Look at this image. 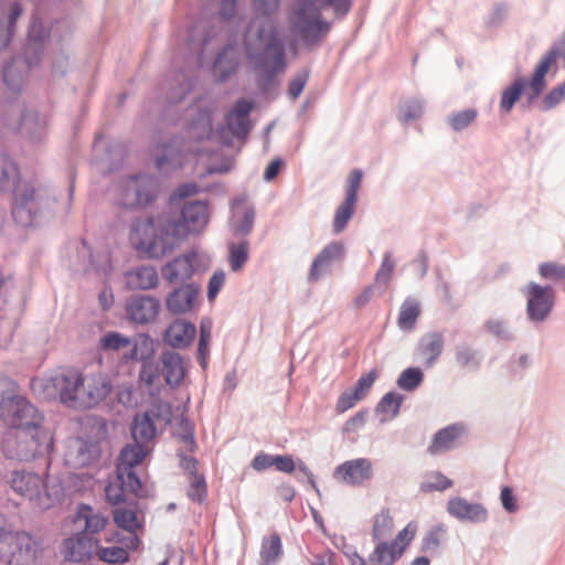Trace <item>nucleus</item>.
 <instances>
[{"mask_svg": "<svg viewBox=\"0 0 565 565\" xmlns=\"http://www.w3.org/2000/svg\"><path fill=\"white\" fill-rule=\"evenodd\" d=\"M356 201L344 199V201L337 209L333 220V231L335 233L342 232L348 222L354 214Z\"/></svg>", "mask_w": 565, "mask_h": 565, "instance_id": "obj_52", "label": "nucleus"}, {"mask_svg": "<svg viewBox=\"0 0 565 565\" xmlns=\"http://www.w3.org/2000/svg\"><path fill=\"white\" fill-rule=\"evenodd\" d=\"M200 285L186 282L172 289L166 298V308L173 315H185L194 311L199 305Z\"/></svg>", "mask_w": 565, "mask_h": 565, "instance_id": "obj_17", "label": "nucleus"}, {"mask_svg": "<svg viewBox=\"0 0 565 565\" xmlns=\"http://www.w3.org/2000/svg\"><path fill=\"white\" fill-rule=\"evenodd\" d=\"M130 342L129 337L111 331L100 338L99 347L105 351H119L130 347Z\"/></svg>", "mask_w": 565, "mask_h": 565, "instance_id": "obj_53", "label": "nucleus"}, {"mask_svg": "<svg viewBox=\"0 0 565 565\" xmlns=\"http://www.w3.org/2000/svg\"><path fill=\"white\" fill-rule=\"evenodd\" d=\"M451 487L452 481L438 471L427 473L420 483V490L424 492L444 491Z\"/></svg>", "mask_w": 565, "mask_h": 565, "instance_id": "obj_51", "label": "nucleus"}, {"mask_svg": "<svg viewBox=\"0 0 565 565\" xmlns=\"http://www.w3.org/2000/svg\"><path fill=\"white\" fill-rule=\"evenodd\" d=\"M21 14L22 7L13 2L10 4L6 18L0 17V50L9 45L15 31V22Z\"/></svg>", "mask_w": 565, "mask_h": 565, "instance_id": "obj_41", "label": "nucleus"}, {"mask_svg": "<svg viewBox=\"0 0 565 565\" xmlns=\"http://www.w3.org/2000/svg\"><path fill=\"white\" fill-rule=\"evenodd\" d=\"M237 65L238 49L233 44H227L213 62V67L218 73L221 79H225L233 73Z\"/></svg>", "mask_w": 565, "mask_h": 565, "instance_id": "obj_37", "label": "nucleus"}, {"mask_svg": "<svg viewBox=\"0 0 565 565\" xmlns=\"http://www.w3.org/2000/svg\"><path fill=\"white\" fill-rule=\"evenodd\" d=\"M149 452L150 447L137 443L126 446L120 452L119 462L117 465L118 477H127L126 482L132 489L140 486V480L134 468L141 463Z\"/></svg>", "mask_w": 565, "mask_h": 565, "instance_id": "obj_18", "label": "nucleus"}, {"mask_svg": "<svg viewBox=\"0 0 565 565\" xmlns=\"http://www.w3.org/2000/svg\"><path fill=\"white\" fill-rule=\"evenodd\" d=\"M394 527L393 518L388 510H382L374 516L372 537L376 542L385 541L391 536Z\"/></svg>", "mask_w": 565, "mask_h": 565, "instance_id": "obj_48", "label": "nucleus"}, {"mask_svg": "<svg viewBox=\"0 0 565 565\" xmlns=\"http://www.w3.org/2000/svg\"><path fill=\"white\" fill-rule=\"evenodd\" d=\"M329 6L339 14L350 9L349 0H295L290 17L292 33L307 45L321 41L330 31V23L321 19L320 11Z\"/></svg>", "mask_w": 565, "mask_h": 565, "instance_id": "obj_5", "label": "nucleus"}, {"mask_svg": "<svg viewBox=\"0 0 565 565\" xmlns=\"http://www.w3.org/2000/svg\"><path fill=\"white\" fill-rule=\"evenodd\" d=\"M444 349V338L439 333H429L419 342V353L425 359V365L430 367L439 358Z\"/></svg>", "mask_w": 565, "mask_h": 565, "instance_id": "obj_38", "label": "nucleus"}, {"mask_svg": "<svg viewBox=\"0 0 565 565\" xmlns=\"http://www.w3.org/2000/svg\"><path fill=\"white\" fill-rule=\"evenodd\" d=\"M373 477V465L367 458L347 460L339 465L333 478L349 486H361Z\"/></svg>", "mask_w": 565, "mask_h": 565, "instance_id": "obj_19", "label": "nucleus"}, {"mask_svg": "<svg viewBox=\"0 0 565 565\" xmlns=\"http://www.w3.org/2000/svg\"><path fill=\"white\" fill-rule=\"evenodd\" d=\"M395 269V260L392 253L386 252L383 255L381 266L375 275V284L386 287Z\"/></svg>", "mask_w": 565, "mask_h": 565, "instance_id": "obj_57", "label": "nucleus"}, {"mask_svg": "<svg viewBox=\"0 0 565 565\" xmlns=\"http://www.w3.org/2000/svg\"><path fill=\"white\" fill-rule=\"evenodd\" d=\"M466 434L462 424H455L438 431L430 446L431 452L445 451L455 447Z\"/></svg>", "mask_w": 565, "mask_h": 565, "instance_id": "obj_33", "label": "nucleus"}, {"mask_svg": "<svg viewBox=\"0 0 565 565\" xmlns=\"http://www.w3.org/2000/svg\"><path fill=\"white\" fill-rule=\"evenodd\" d=\"M195 32H196V26L191 32V38H190L191 44L190 45H191L192 50H194L196 52L200 65L203 66L205 64V61L207 58H211L213 55V50L210 49V46L212 44V40L210 38H203L202 40L196 41Z\"/></svg>", "mask_w": 565, "mask_h": 565, "instance_id": "obj_56", "label": "nucleus"}, {"mask_svg": "<svg viewBox=\"0 0 565 565\" xmlns=\"http://www.w3.org/2000/svg\"><path fill=\"white\" fill-rule=\"evenodd\" d=\"M249 258V243L242 241L239 243L228 244V264L232 271L237 273L243 269Z\"/></svg>", "mask_w": 565, "mask_h": 565, "instance_id": "obj_47", "label": "nucleus"}, {"mask_svg": "<svg viewBox=\"0 0 565 565\" xmlns=\"http://www.w3.org/2000/svg\"><path fill=\"white\" fill-rule=\"evenodd\" d=\"M403 396L395 392L386 393L379 402L375 413L380 423L384 424L393 420L399 413Z\"/></svg>", "mask_w": 565, "mask_h": 565, "instance_id": "obj_39", "label": "nucleus"}, {"mask_svg": "<svg viewBox=\"0 0 565 565\" xmlns=\"http://www.w3.org/2000/svg\"><path fill=\"white\" fill-rule=\"evenodd\" d=\"M49 120L35 110H26L20 124L21 132L32 142H41L46 137Z\"/></svg>", "mask_w": 565, "mask_h": 565, "instance_id": "obj_29", "label": "nucleus"}, {"mask_svg": "<svg viewBox=\"0 0 565 565\" xmlns=\"http://www.w3.org/2000/svg\"><path fill=\"white\" fill-rule=\"evenodd\" d=\"M161 371L151 360L142 362L139 379L147 385H154L159 382Z\"/></svg>", "mask_w": 565, "mask_h": 565, "instance_id": "obj_62", "label": "nucleus"}, {"mask_svg": "<svg viewBox=\"0 0 565 565\" xmlns=\"http://www.w3.org/2000/svg\"><path fill=\"white\" fill-rule=\"evenodd\" d=\"M188 495L193 502L201 503L206 497V483L202 475H193L189 479Z\"/></svg>", "mask_w": 565, "mask_h": 565, "instance_id": "obj_59", "label": "nucleus"}, {"mask_svg": "<svg viewBox=\"0 0 565 565\" xmlns=\"http://www.w3.org/2000/svg\"><path fill=\"white\" fill-rule=\"evenodd\" d=\"M446 511L461 523L484 524L490 519L489 511L483 503L469 501L459 495L449 498Z\"/></svg>", "mask_w": 565, "mask_h": 565, "instance_id": "obj_15", "label": "nucleus"}, {"mask_svg": "<svg viewBox=\"0 0 565 565\" xmlns=\"http://www.w3.org/2000/svg\"><path fill=\"white\" fill-rule=\"evenodd\" d=\"M420 313V305L414 298H407L401 306L397 324L401 330H413Z\"/></svg>", "mask_w": 565, "mask_h": 565, "instance_id": "obj_45", "label": "nucleus"}, {"mask_svg": "<svg viewBox=\"0 0 565 565\" xmlns=\"http://www.w3.org/2000/svg\"><path fill=\"white\" fill-rule=\"evenodd\" d=\"M345 247L340 242H331L326 245L315 257L308 273L310 281H318L331 271L334 263L344 256Z\"/></svg>", "mask_w": 565, "mask_h": 565, "instance_id": "obj_20", "label": "nucleus"}, {"mask_svg": "<svg viewBox=\"0 0 565 565\" xmlns=\"http://www.w3.org/2000/svg\"><path fill=\"white\" fill-rule=\"evenodd\" d=\"M425 111V103L419 98H408L401 103L398 108V118L401 121L409 124L419 119Z\"/></svg>", "mask_w": 565, "mask_h": 565, "instance_id": "obj_50", "label": "nucleus"}, {"mask_svg": "<svg viewBox=\"0 0 565 565\" xmlns=\"http://www.w3.org/2000/svg\"><path fill=\"white\" fill-rule=\"evenodd\" d=\"M127 477H116L115 480L110 481L105 489L106 499L111 504H119L125 501L126 493L130 492L135 495H141V484L136 488H131L126 482Z\"/></svg>", "mask_w": 565, "mask_h": 565, "instance_id": "obj_43", "label": "nucleus"}, {"mask_svg": "<svg viewBox=\"0 0 565 565\" xmlns=\"http://www.w3.org/2000/svg\"><path fill=\"white\" fill-rule=\"evenodd\" d=\"M129 551L132 550L127 547V541H125V546H110L99 548L98 556L102 561L107 563H122L128 559Z\"/></svg>", "mask_w": 565, "mask_h": 565, "instance_id": "obj_55", "label": "nucleus"}, {"mask_svg": "<svg viewBox=\"0 0 565 565\" xmlns=\"http://www.w3.org/2000/svg\"><path fill=\"white\" fill-rule=\"evenodd\" d=\"M174 227L183 239L199 236L205 232L211 220L209 203L204 200H191L182 204L178 217H172Z\"/></svg>", "mask_w": 565, "mask_h": 565, "instance_id": "obj_12", "label": "nucleus"}, {"mask_svg": "<svg viewBox=\"0 0 565 565\" xmlns=\"http://www.w3.org/2000/svg\"><path fill=\"white\" fill-rule=\"evenodd\" d=\"M129 351L124 354L126 361H150L156 353V342L146 333L130 338Z\"/></svg>", "mask_w": 565, "mask_h": 565, "instance_id": "obj_32", "label": "nucleus"}, {"mask_svg": "<svg viewBox=\"0 0 565 565\" xmlns=\"http://www.w3.org/2000/svg\"><path fill=\"white\" fill-rule=\"evenodd\" d=\"M525 79L522 76L514 78V81L502 90L500 110L504 114H509L514 104L520 99L522 93H525Z\"/></svg>", "mask_w": 565, "mask_h": 565, "instance_id": "obj_44", "label": "nucleus"}, {"mask_svg": "<svg viewBox=\"0 0 565 565\" xmlns=\"http://www.w3.org/2000/svg\"><path fill=\"white\" fill-rule=\"evenodd\" d=\"M75 523L83 526L85 532L94 534L105 527L106 519L92 507L82 504L77 509Z\"/></svg>", "mask_w": 565, "mask_h": 565, "instance_id": "obj_35", "label": "nucleus"}, {"mask_svg": "<svg viewBox=\"0 0 565 565\" xmlns=\"http://www.w3.org/2000/svg\"><path fill=\"white\" fill-rule=\"evenodd\" d=\"M196 328L193 323L183 320H174L164 331L163 341L174 349H184L194 340Z\"/></svg>", "mask_w": 565, "mask_h": 565, "instance_id": "obj_25", "label": "nucleus"}, {"mask_svg": "<svg viewBox=\"0 0 565 565\" xmlns=\"http://www.w3.org/2000/svg\"><path fill=\"white\" fill-rule=\"evenodd\" d=\"M214 110V105L206 103H200L188 109L189 124L186 126V134L190 139L204 140L216 138L212 129Z\"/></svg>", "mask_w": 565, "mask_h": 565, "instance_id": "obj_16", "label": "nucleus"}, {"mask_svg": "<svg viewBox=\"0 0 565 565\" xmlns=\"http://www.w3.org/2000/svg\"><path fill=\"white\" fill-rule=\"evenodd\" d=\"M156 417L154 412H146L135 416L131 425V435L135 443L149 447L157 434Z\"/></svg>", "mask_w": 565, "mask_h": 565, "instance_id": "obj_30", "label": "nucleus"}, {"mask_svg": "<svg viewBox=\"0 0 565 565\" xmlns=\"http://www.w3.org/2000/svg\"><path fill=\"white\" fill-rule=\"evenodd\" d=\"M192 150L193 149L190 145H184L181 149V148L177 147V145L174 142L170 143L162 149L163 153L161 156L157 157V160H156L157 167L160 170H164V171H168L169 168L174 169V168L181 167L183 164V157L185 156L183 152L192 151Z\"/></svg>", "mask_w": 565, "mask_h": 565, "instance_id": "obj_40", "label": "nucleus"}, {"mask_svg": "<svg viewBox=\"0 0 565 565\" xmlns=\"http://www.w3.org/2000/svg\"><path fill=\"white\" fill-rule=\"evenodd\" d=\"M522 294L526 298L527 319L535 323L544 321L554 307V290L548 286L529 282L522 288Z\"/></svg>", "mask_w": 565, "mask_h": 565, "instance_id": "obj_13", "label": "nucleus"}, {"mask_svg": "<svg viewBox=\"0 0 565 565\" xmlns=\"http://www.w3.org/2000/svg\"><path fill=\"white\" fill-rule=\"evenodd\" d=\"M500 502L503 510L508 513H515L519 511L518 498L509 486L501 488Z\"/></svg>", "mask_w": 565, "mask_h": 565, "instance_id": "obj_64", "label": "nucleus"}, {"mask_svg": "<svg viewBox=\"0 0 565 565\" xmlns=\"http://www.w3.org/2000/svg\"><path fill=\"white\" fill-rule=\"evenodd\" d=\"M403 555V547L392 542H377L369 556L371 565H393Z\"/></svg>", "mask_w": 565, "mask_h": 565, "instance_id": "obj_34", "label": "nucleus"}, {"mask_svg": "<svg viewBox=\"0 0 565 565\" xmlns=\"http://www.w3.org/2000/svg\"><path fill=\"white\" fill-rule=\"evenodd\" d=\"M253 109V103L246 99L238 100L228 113L226 124L233 136L244 137L250 129L249 113Z\"/></svg>", "mask_w": 565, "mask_h": 565, "instance_id": "obj_28", "label": "nucleus"}, {"mask_svg": "<svg viewBox=\"0 0 565 565\" xmlns=\"http://www.w3.org/2000/svg\"><path fill=\"white\" fill-rule=\"evenodd\" d=\"M13 191L12 216L23 226L40 225L51 209V202L42 189L29 183H21L17 164L6 154L0 153V191Z\"/></svg>", "mask_w": 565, "mask_h": 565, "instance_id": "obj_3", "label": "nucleus"}, {"mask_svg": "<svg viewBox=\"0 0 565 565\" xmlns=\"http://www.w3.org/2000/svg\"><path fill=\"white\" fill-rule=\"evenodd\" d=\"M32 390L45 399H60L75 409H89L104 402L113 391L107 373H81L68 369L32 381Z\"/></svg>", "mask_w": 565, "mask_h": 565, "instance_id": "obj_2", "label": "nucleus"}, {"mask_svg": "<svg viewBox=\"0 0 565 565\" xmlns=\"http://www.w3.org/2000/svg\"><path fill=\"white\" fill-rule=\"evenodd\" d=\"M456 361L462 367H475L479 364L477 352L467 347L457 349Z\"/></svg>", "mask_w": 565, "mask_h": 565, "instance_id": "obj_63", "label": "nucleus"}, {"mask_svg": "<svg viewBox=\"0 0 565 565\" xmlns=\"http://www.w3.org/2000/svg\"><path fill=\"white\" fill-rule=\"evenodd\" d=\"M565 99V81L548 92L537 104L541 110H548Z\"/></svg>", "mask_w": 565, "mask_h": 565, "instance_id": "obj_60", "label": "nucleus"}, {"mask_svg": "<svg viewBox=\"0 0 565 565\" xmlns=\"http://www.w3.org/2000/svg\"><path fill=\"white\" fill-rule=\"evenodd\" d=\"M12 491L34 509L45 511L58 504L64 497L62 481L53 475H41L29 469H17L9 475Z\"/></svg>", "mask_w": 565, "mask_h": 565, "instance_id": "obj_4", "label": "nucleus"}, {"mask_svg": "<svg viewBox=\"0 0 565 565\" xmlns=\"http://www.w3.org/2000/svg\"><path fill=\"white\" fill-rule=\"evenodd\" d=\"M257 12L244 35V51L248 63L260 73L274 76L286 68L285 31L271 14L278 0H254Z\"/></svg>", "mask_w": 565, "mask_h": 565, "instance_id": "obj_1", "label": "nucleus"}, {"mask_svg": "<svg viewBox=\"0 0 565 565\" xmlns=\"http://www.w3.org/2000/svg\"><path fill=\"white\" fill-rule=\"evenodd\" d=\"M254 209L243 205V200L235 199L232 203L231 226L235 234L247 235L252 232L254 225Z\"/></svg>", "mask_w": 565, "mask_h": 565, "instance_id": "obj_31", "label": "nucleus"}, {"mask_svg": "<svg viewBox=\"0 0 565 565\" xmlns=\"http://www.w3.org/2000/svg\"><path fill=\"white\" fill-rule=\"evenodd\" d=\"M424 374L418 367H408L404 370L397 379L399 388L411 392L414 391L423 382Z\"/></svg>", "mask_w": 565, "mask_h": 565, "instance_id": "obj_54", "label": "nucleus"}, {"mask_svg": "<svg viewBox=\"0 0 565 565\" xmlns=\"http://www.w3.org/2000/svg\"><path fill=\"white\" fill-rule=\"evenodd\" d=\"M281 554V540L277 534L264 539L260 550V565H276Z\"/></svg>", "mask_w": 565, "mask_h": 565, "instance_id": "obj_46", "label": "nucleus"}, {"mask_svg": "<svg viewBox=\"0 0 565 565\" xmlns=\"http://www.w3.org/2000/svg\"><path fill=\"white\" fill-rule=\"evenodd\" d=\"M448 527L444 523L431 526L422 539V551L437 554L447 541Z\"/></svg>", "mask_w": 565, "mask_h": 565, "instance_id": "obj_42", "label": "nucleus"}, {"mask_svg": "<svg viewBox=\"0 0 565 565\" xmlns=\"http://www.w3.org/2000/svg\"><path fill=\"white\" fill-rule=\"evenodd\" d=\"M42 24L38 19L32 21L31 29L29 31V46L28 51L34 50L35 57L34 58H13L10 63L4 66L3 70V81L9 89L12 92L20 90L26 77V72L31 66L35 65L40 60V54L38 52V45L42 41Z\"/></svg>", "mask_w": 565, "mask_h": 565, "instance_id": "obj_11", "label": "nucleus"}, {"mask_svg": "<svg viewBox=\"0 0 565 565\" xmlns=\"http://www.w3.org/2000/svg\"><path fill=\"white\" fill-rule=\"evenodd\" d=\"M170 216L138 221L130 239L135 247L150 258H161L175 249L184 239L173 226Z\"/></svg>", "mask_w": 565, "mask_h": 565, "instance_id": "obj_6", "label": "nucleus"}, {"mask_svg": "<svg viewBox=\"0 0 565 565\" xmlns=\"http://www.w3.org/2000/svg\"><path fill=\"white\" fill-rule=\"evenodd\" d=\"M488 332L501 340H512L513 333L507 321L501 319H489L486 324Z\"/></svg>", "mask_w": 565, "mask_h": 565, "instance_id": "obj_61", "label": "nucleus"}, {"mask_svg": "<svg viewBox=\"0 0 565 565\" xmlns=\"http://www.w3.org/2000/svg\"><path fill=\"white\" fill-rule=\"evenodd\" d=\"M202 256L198 252L179 255L161 268L163 279L170 285L186 284L201 265Z\"/></svg>", "mask_w": 565, "mask_h": 565, "instance_id": "obj_14", "label": "nucleus"}, {"mask_svg": "<svg viewBox=\"0 0 565 565\" xmlns=\"http://www.w3.org/2000/svg\"><path fill=\"white\" fill-rule=\"evenodd\" d=\"M539 273L542 278L553 281H565V265L547 262L539 266Z\"/></svg>", "mask_w": 565, "mask_h": 565, "instance_id": "obj_58", "label": "nucleus"}, {"mask_svg": "<svg viewBox=\"0 0 565 565\" xmlns=\"http://www.w3.org/2000/svg\"><path fill=\"white\" fill-rule=\"evenodd\" d=\"M478 118L476 108H466L451 113L447 117V124L455 132H461L469 128Z\"/></svg>", "mask_w": 565, "mask_h": 565, "instance_id": "obj_49", "label": "nucleus"}, {"mask_svg": "<svg viewBox=\"0 0 565 565\" xmlns=\"http://www.w3.org/2000/svg\"><path fill=\"white\" fill-rule=\"evenodd\" d=\"M0 418L12 428L11 430L45 425L44 414L20 395H2L0 397Z\"/></svg>", "mask_w": 565, "mask_h": 565, "instance_id": "obj_10", "label": "nucleus"}, {"mask_svg": "<svg viewBox=\"0 0 565 565\" xmlns=\"http://www.w3.org/2000/svg\"><path fill=\"white\" fill-rule=\"evenodd\" d=\"M159 181L149 174H136L120 181L116 190L119 205L128 209L145 207L154 202L159 194Z\"/></svg>", "mask_w": 565, "mask_h": 565, "instance_id": "obj_9", "label": "nucleus"}, {"mask_svg": "<svg viewBox=\"0 0 565 565\" xmlns=\"http://www.w3.org/2000/svg\"><path fill=\"white\" fill-rule=\"evenodd\" d=\"M558 56L556 49L548 50L539 61L533 70L531 78L526 84L525 96L530 104H533L547 86L546 76L551 66L555 63Z\"/></svg>", "mask_w": 565, "mask_h": 565, "instance_id": "obj_21", "label": "nucleus"}, {"mask_svg": "<svg viewBox=\"0 0 565 565\" xmlns=\"http://www.w3.org/2000/svg\"><path fill=\"white\" fill-rule=\"evenodd\" d=\"M160 363L166 383L171 387L180 386L188 372L184 359L177 352L166 351L160 356Z\"/></svg>", "mask_w": 565, "mask_h": 565, "instance_id": "obj_23", "label": "nucleus"}, {"mask_svg": "<svg viewBox=\"0 0 565 565\" xmlns=\"http://www.w3.org/2000/svg\"><path fill=\"white\" fill-rule=\"evenodd\" d=\"M54 447L53 433L46 425L9 430L2 439V451L9 459L31 461L49 455Z\"/></svg>", "mask_w": 565, "mask_h": 565, "instance_id": "obj_8", "label": "nucleus"}, {"mask_svg": "<svg viewBox=\"0 0 565 565\" xmlns=\"http://www.w3.org/2000/svg\"><path fill=\"white\" fill-rule=\"evenodd\" d=\"M0 531L1 564L41 565L43 563L45 547L41 539L15 527L11 522Z\"/></svg>", "mask_w": 565, "mask_h": 565, "instance_id": "obj_7", "label": "nucleus"}, {"mask_svg": "<svg viewBox=\"0 0 565 565\" xmlns=\"http://www.w3.org/2000/svg\"><path fill=\"white\" fill-rule=\"evenodd\" d=\"M160 302L156 297L139 295L126 302V313L130 321L145 324L153 321L159 313Z\"/></svg>", "mask_w": 565, "mask_h": 565, "instance_id": "obj_22", "label": "nucleus"}, {"mask_svg": "<svg viewBox=\"0 0 565 565\" xmlns=\"http://www.w3.org/2000/svg\"><path fill=\"white\" fill-rule=\"evenodd\" d=\"M96 445L83 438H72L67 441L65 462L72 467H84L97 457Z\"/></svg>", "mask_w": 565, "mask_h": 565, "instance_id": "obj_24", "label": "nucleus"}, {"mask_svg": "<svg viewBox=\"0 0 565 565\" xmlns=\"http://www.w3.org/2000/svg\"><path fill=\"white\" fill-rule=\"evenodd\" d=\"M114 520L116 524L127 532V547L137 550L139 537L137 531L141 529L143 520L135 511L126 508H119L114 511Z\"/></svg>", "mask_w": 565, "mask_h": 565, "instance_id": "obj_26", "label": "nucleus"}, {"mask_svg": "<svg viewBox=\"0 0 565 565\" xmlns=\"http://www.w3.org/2000/svg\"><path fill=\"white\" fill-rule=\"evenodd\" d=\"M90 553L92 545L86 537L75 536L64 541L63 555L71 562H83Z\"/></svg>", "mask_w": 565, "mask_h": 565, "instance_id": "obj_36", "label": "nucleus"}, {"mask_svg": "<svg viewBox=\"0 0 565 565\" xmlns=\"http://www.w3.org/2000/svg\"><path fill=\"white\" fill-rule=\"evenodd\" d=\"M125 284L130 290H149L158 286L159 276L152 266H138L126 271Z\"/></svg>", "mask_w": 565, "mask_h": 565, "instance_id": "obj_27", "label": "nucleus"}]
</instances>
